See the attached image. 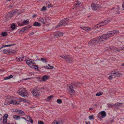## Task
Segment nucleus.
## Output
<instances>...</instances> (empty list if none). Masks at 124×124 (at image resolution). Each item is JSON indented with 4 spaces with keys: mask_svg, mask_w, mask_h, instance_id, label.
I'll list each match as a JSON object with an SVG mask.
<instances>
[{
    "mask_svg": "<svg viewBox=\"0 0 124 124\" xmlns=\"http://www.w3.org/2000/svg\"><path fill=\"white\" fill-rule=\"evenodd\" d=\"M69 21V19L67 18H64L59 23L58 25L55 27L56 29L59 28L60 27L62 26H64L68 24V22Z\"/></svg>",
    "mask_w": 124,
    "mask_h": 124,
    "instance_id": "f257e3e1",
    "label": "nucleus"
},
{
    "mask_svg": "<svg viewBox=\"0 0 124 124\" xmlns=\"http://www.w3.org/2000/svg\"><path fill=\"white\" fill-rule=\"evenodd\" d=\"M71 84L72 85L69 86L67 87L70 95L73 94L75 93V91L73 89L77 87L76 83L74 82L72 83Z\"/></svg>",
    "mask_w": 124,
    "mask_h": 124,
    "instance_id": "f03ea898",
    "label": "nucleus"
},
{
    "mask_svg": "<svg viewBox=\"0 0 124 124\" xmlns=\"http://www.w3.org/2000/svg\"><path fill=\"white\" fill-rule=\"evenodd\" d=\"M60 57L64 59L67 63H71L73 62V58L69 55H66L65 56L63 55H61Z\"/></svg>",
    "mask_w": 124,
    "mask_h": 124,
    "instance_id": "7ed1b4c3",
    "label": "nucleus"
},
{
    "mask_svg": "<svg viewBox=\"0 0 124 124\" xmlns=\"http://www.w3.org/2000/svg\"><path fill=\"white\" fill-rule=\"evenodd\" d=\"M17 93L22 97L26 96L28 94L27 91L24 89L21 88L17 91Z\"/></svg>",
    "mask_w": 124,
    "mask_h": 124,
    "instance_id": "20e7f679",
    "label": "nucleus"
},
{
    "mask_svg": "<svg viewBox=\"0 0 124 124\" xmlns=\"http://www.w3.org/2000/svg\"><path fill=\"white\" fill-rule=\"evenodd\" d=\"M99 40H100V39H98V38L93 39L89 41L88 44L90 46L95 45L99 42Z\"/></svg>",
    "mask_w": 124,
    "mask_h": 124,
    "instance_id": "39448f33",
    "label": "nucleus"
},
{
    "mask_svg": "<svg viewBox=\"0 0 124 124\" xmlns=\"http://www.w3.org/2000/svg\"><path fill=\"white\" fill-rule=\"evenodd\" d=\"M119 31L117 30H114L108 32L107 33V36L110 38L111 36H113L114 34H117L118 33Z\"/></svg>",
    "mask_w": 124,
    "mask_h": 124,
    "instance_id": "423d86ee",
    "label": "nucleus"
},
{
    "mask_svg": "<svg viewBox=\"0 0 124 124\" xmlns=\"http://www.w3.org/2000/svg\"><path fill=\"white\" fill-rule=\"evenodd\" d=\"M107 34H104L102 35L101 37H98V39H100L99 41L101 42L103 41V39L104 40H105L109 38L108 36H107Z\"/></svg>",
    "mask_w": 124,
    "mask_h": 124,
    "instance_id": "0eeeda50",
    "label": "nucleus"
},
{
    "mask_svg": "<svg viewBox=\"0 0 124 124\" xmlns=\"http://www.w3.org/2000/svg\"><path fill=\"white\" fill-rule=\"evenodd\" d=\"M63 35V33L61 32H57L54 34L53 37L54 38H58L61 36H62Z\"/></svg>",
    "mask_w": 124,
    "mask_h": 124,
    "instance_id": "6e6552de",
    "label": "nucleus"
},
{
    "mask_svg": "<svg viewBox=\"0 0 124 124\" xmlns=\"http://www.w3.org/2000/svg\"><path fill=\"white\" fill-rule=\"evenodd\" d=\"M91 7L92 9L93 10H96L99 8L98 5H96L94 3H93L91 4Z\"/></svg>",
    "mask_w": 124,
    "mask_h": 124,
    "instance_id": "1a4fd4ad",
    "label": "nucleus"
},
{
    "mask_svg": "<svg viewBox=\"0 0 124 124\" xmlns=\"http://www.w3.org/2000/svg\"><path fill=\"white\" fill-rule=\"evenodd\" d=\"M29 22V20H26L24 21H23L22 23H18V26H22L24 24H28Z\"/></svg>",
    "mask_w": 124,
    "mask_h": 124,
    "instance_id": "9d476101",
    "label": "nucleus"
},
{
    "mask_svg": "<svg viewBox=\"0 0 124 124\" xmlns=\"http://www.w3.org/2000/svg\"><path fill=\"white\" fill-rule=\"evenodd\" d=\"M113 75L115 77H120L122 75V74L119 73L118 71L115 72L113 73Z\"/></svg>",
    "mask_w": 124,
    "mask_h": 124,
    "instance_id": "9b49d317",
    "label": "nucleus"
},
{
    "mask_svg": "<svg viewBox=\"0 0 124 124\" xmlns=\"http://www.w3.org/2000/svg\"><path fill=\"white\" fill-rule=\"evenodd\" d=\"M8 103L9 104H13V105H16L17 104V103L16 101L14 100H11Z\"/></svg>",
    "mask_w": 124,
    "mask_h": 124,
    "instance_id": "f8f14e48",
    "label": "nucleus"
},
{
    "mask_svg": "<svg viewBox=\"0 0 124 124\" xmlns=\"http://www.w3.org/2000/svg\"><path fill=\"white\" fill-rule=\"evenodd\" d=\"M8 115L7 114H5L3 116V121L4 123H6L7 122V118L8 117Z\"/></svg>",
    "mask_w": 124,
    "mask_h": 124,
    "instance_id": "ddd939ff",
    "label": "nucleus"
},
{
    "mask_svg": "<svg viewBox=\"0 0 124 124\" xmlns=\"http://www.w3.org/2000/svg\"><path fill=\"white\" fill-rule=\"evenodd\" d=\"M105 25V24H104L103 23V22H102L100 23L99 24H98L94 27V28H96L98 27H100L101 26H103L104 25Z\"/></svg>",
    "mask_w": 124,
    "mask_h": 124,
    "instance_id": "4468645a",
    "label": "nucleus"
},
{
    "mask_svg": "<svg viewBox=\"0 0 124 124\" xmlns=\"http://www.w3.org/2000/svg\"><path fill=\"white\" fill-rule=\"evenodd\" d=\"M99 113L101 115V116L102 118L105 117L106 116V112L104 111H102L101 112Z\"/></svg>",
    "mask_w": 124,
    "mask_h": 124,
    "instance_id": "2eb2a0df",
    "label": "nucleus"
},
{
    "mask_svg": "<svg viewBox=\"0 0 124 124\" xmlns=\"http://www.w3.org/2000/svg\"><path fill=\"white\" fill-rule=\"evenodd\" d=\"M49 78V77L48 76L46 75L44 76L42 78V81H45L46 80L48 79Z\"/></svg>",
    "mask_w": 124,
    "mask_h": 124,
    "instance_id": "dca6fc26",
    "label": "nucleus"
},
{
    "mask_svg": "<svg viewBox=\"0 0 124 124\" xmlns=\"http://www.w3.org/2000/svg\"><path fill=\"white\" fill-rule=\"evenodd\" d=\"M32 93L34 96H37L38 95V93L37 90H33L32 91Z\"/></svg>",
    "mask_w": 124,
    "mask_h": 124,
    "instance_id": "f3484780",
    "label": "nucleus"
},
{
    "mask_svg": "<svg viewBox=\"0 0 124 124\" xmlns=\"http://www.w3.org/2000/svg\"><path fill=\"white\" fill-rule=\"evenodd\" d=\"M123 103L117 102L114 104V106L116 107H121L123 105Z\"/></svg>",
    "mask_w": 124,
    "mask_h": 124,
    "instance_id": "a211bd4d",
    "label": "nucleus"
},
{
    "mask_svg": "<svg viewBox=\"0 0 124 124\" xmlns=\"http://www.w3.org/2000/svg\"><path fill=\"white\" fill-rule=\"evenodd\" d=\"M33 25L35 26H40L41 24L40 23L37 22H35L33 24Z\"/></svg>",
    "mask_w": 124,
    "mask_h": 124,
    "instance_id": "6ab92c4d",
    "label": "nucleus"
},
{
    "mask_svg": "<svg viewBox=\"0 0 124 124\" xmlns=\"http://www.w3.org/2000/svg\"><path fill=\"white\" fill-rule=\"evenodd\" d=\"M23 59L21 58V57H19L16 58V60L17 62L21 61H23Z\"/></svg>",
    "mask_w": 124,
    "mask_h": 124,
    "instance_id": "aec40b11",
    "label": "nucleus"
},
{
    "mask_svg": "<svg viewBox=\"0 0 124 124\" xmlns=\"http://www.w3.org/2000/svg\"><path fill=\"white\" fill-rule=\"evenodd\" d=\"M8 55H9L10 54H12L13 53V50L11 49H8Z\"/></svg>",
    "mask_w": 124,
    "mask_h": 124,
    "instance_id": "412c9836",
    "label": "nucleus"
},
{
    "mask_svg": "<svg viewBox=\"0 0 124 124\" xmlns=\"http://www.w3.org/2000/svg\"><path fill=\"white\" fill-rule=\"evenodd\" d=\"M81 3L79 1H75L74 3V5L78 6H79Z\"/></svg>",
    "mask_w": 124,
    "mask_h": 124,
    "instance_id": "4be33fe9",
    "label": "nucleus"
},
{
    "mask_svg": "<svg viewBox=\"0 0 124 124\" xmlns=\"http://www.w3.org/2000/svg\"><path fill=\"white\" fill-rule=\"evenodd\" d=\"M13 118L16 120H19L20 118V117L19 116L16 115H13Z\"/></svg>",
    "mask_w": 124,
    "mask_h": 124,
    "instance_id": "5701e85b",
    "label": "nucleus"
},
{
    "mask_svg": "<svg viewBox=\"0 0 124 124\" xmlns=\"http://www.w3.org/2000/svg\"><path fill=\"white\" fill-rule=\"evenodd\" d=\"M39 21L41 22L43 24L45 23L44 19L42 18H40L39 19Z\"/></svg>",
    "mask_w": 124,
    "mask_h": 124,
    "instance_id": "b1692460",
    "label": "nucleus"
},
{
    "mask_svg": "<svg viewBox=\"0 0 124 124\" xmlns=\"http://www.w3.org/2000/svg\"><path fill=\"white\" fill-rule=\"evenodd\" d=\"M18 113L20 115H24L25 114L24 113L22 110H20L18 111Z\"/></svg>",
    "mask_w": 124,
    "mask_h": 124,
    "instance_id": "393cba45",
    "label": "nucleus"
},
{
    "mask_svg": "<svg viewBox=\"0 0 124 124\" xmlns=\"http://www.w3.org/2000/svg\"><path fill=\"white\" fill-rule=\"evenodd\" d=\"M15 45V44H13L12 45H5L3 46H2L1 48H0V49H1L2 48L5 47H8V46H13Z\"/></svg>",
    "mask_w": 124,
    "mask_h": 124,
    "instance_id": "a878e982",
    "label": "nucleus"
},
{
    "mask_svg": "<svg viewBox=\"0 0 124 124\" xmlns=\"http://www.w3.org/2000/svg\"><path fill=\"white\" fill-rule=\"evenodd\" d=\"M81 28L83 29L84 30L87 31H88L90 30V29L88 27H83V28L82 27Z\"/></svg>",
    "mask_w": 124,
    "mask_h": 124,
    "instance_id": "bb28decb",
    "label": "nucleus"
},
{
    "mask_svg": "<svg viewBox=\"0 0 124 124\" xmlns=\"http://www.w3.org/2000/svg\"><path fill=\"white\" fill-rule=\"evenodd\" d=\"M13 77V76L12 75H10L8 76L7 77H5L4 78V79L5 80L8 79L12 78Z\"/></svg>",
    "mask_w": 124,
    "mask_h": 124,
    "instance_id": "cd10ccee",
    "label": "nucleus"
},
{
    "mask_svg": "<svg viewBox=\"0 0 124 124\" xmlns=\"http://www.w3.org/2000/svg\"><path fill=\"white\" fill-rule=\"evenodd\" d=\"M38 66L34 65H32V68L33 69H35L36 70H38Z\"/></svg>",
    "mask_w": 124,
    "mask_h": 124,
    "instance_id": "c85d7f7f",
    "label": "nucleus"
},
{
    "mask_svg": "<svg viewBox=\"0 0 124 124\" xmlns=\"http://www.w3.org/2000/svg\"><path fill=\"white\" fill-rule=\"evenodd\" d=\"M97 117L98 118L100 119L101 121L102 120V118L101 117V115L100 114V113H99L97 116Z\"/></svg>",
    "mask_w": 124,
    "mask_h": 124,
    "instance_id": "c756f323",
    "label": "nucleus"
},
{
    "mask_svg": "<svg viewBox=\"0 0 124 124\" xmlns=\"http://www.w3.org/2000/svg\"><path fill=\"white\" fill-rule=\"evenodd\" d=\"M104 24L106 25L108 23L110 22L109 20H106L103 22Z\"/></svg>",
    "mask_w": 124,
    "mask_h": 124,
    "instance_id": "7c9ffc66",
    "label": "nucleus"
},
{
    "mask_svg": "<svg viewBox=\"0 0 124 124\" xmlns=\"http://www.w3.org/2000/svg\"><path fill=\"white\" fill-rule=\"evenodd\" d=\"M31 60H28L26 61V63L28 65H30L31 63Z\"/></svg>",
    "mask_w": 124,
    "mask_h": 124,
    "instance_id": "2f4dec72",
    "label": "nucleus"
},
{
    "mask_svg": "<svg viewBox=\"0 0 124 124\" xmlns=\"http://www.w3.org/2000/svg\"><path fill=\"white\" fill-rule=\"evenodd\" d=\"M103 93L102 92H100L99 93H97L96 94V96H99L102 95Z\"/></svg>",
    "mask_w": 124,
    "mask_h": 124,
    "instance_id": "473e14b6",
    "label": "nucleus"
},
{
    "mask_svg": "<svg viewBox=\"0 0 124 124\" xmlns=\"http://www.w3.org/2000/svg\"><path fill=\"white\" fill-rule=\"evenodd\" d=\"M13 14L12 12H9L8 14V16L9 17H11L13 15Z\"/></svg>",
    "mask_w": 124,
    "mask_h": 124,
    "instance_id": "72a5a7b5",
    "label": "nucleus"
},
{
    "mask_svg": "<svg viewBox=\"0 0 124 124\" xmlns=\"http://www.w3.org/2000/svg\"><path fill=\"white\" fill-rule=\"evenodd\" d=\"M1 35L3 37H6L7 35V33L6 32H4L1 33Z\"/></svg>",
    "mask_w": 124,
    "mask_h": 124,
    "instance_id": "f704fd0d",
    "label": "nucleus"
},
{
    "mask_svg": "<svg viewBox=\"0 0 124 124\" xmlns=\"http://www.w3.org/2000/svg\"><path fill=\"white\" fill-rule=\"evenodd\" d=\"M41 60L43 62H45L46 63L47 62H46V59L45 58H41Z\"/></svg>",
    "mask_w": 124,
    "mask_h": 124,
    "instance_id": "c9c22d12",
    "label": "nucleus"
},
{
    "mask_svg": "<svg viewBox=\"0 0 124 124\" xmlns=\"http://www.w3.org/2000/svg\"><path fill=\"white\" fill-rule=\"evenodd\" d=\"M18 12V10L17 9L14 10L12 12V13L13 15H14L16 14Z\"/></svg>",
    "mask_w": 124,
    "mask_h": 124,
    "instance_id": "e433bc0d",
    "label": "nucleus"
},
{
    "mask_svg": "<svg viewBox=\"0 0 124 124\" xmlns=\"http://www.w3.org/2000/svg\"><path fill=\"white\" fill-rule=\"evenodd\" d=\"M8 49H4L3 50V52L4 54H6L8 55Z\"/></svg>",
    "mask_w": 124,
    "mask_h": 124,
    "instance_id": "4c0bfd02",
    "label": "nucleus"
},
{
    "mask_svg": "<svg viewBox=\"0 0 124 124\" xmlns=\"http://www.w3.org/2000/svg\"><path fill=\"white\" fill-rule=\"evenodd\" d=\"M57 102L59 104H61L62 103V100L61 99H58L57 100Z\"/></svg>",
    "mask_w": 124,
    "mask_h": 124,
    "instance_id": "58836bf2",
    "label": "nucleus"
},
{
    "mask_svg": "<svg viewBox=\"0 0 124 124\" xmlns=\"http://www.w3.org/2000/svg\"><path fill=\"white\" fill-rule=\"evenodd\" d=\"M15 25L14 23H12L11 25V28L13 29H14L15 28Z\"/></svg>",
    "mask_w": 124,
    "mask_h": 124,
    "instance_id": "ea45409f",
    "label": "nucleus"
},
{
    "mask_svg": "<svg viewBox=\"0 0 124 124\" xmlns=\"http://www.w3.org/2000/svg\"><path fill=\"white\" fill-rule=\"evenodd\" d=\"M38 80V81L41 82L42 81V78H41L40 77H38L36 78Z\"/></svg>",
    "mask_w": 124,
    "mask_h": 124,
    "instance_id": "a19ab883",
    "label": "nucleus"
},
{
    "mask_svg": "<svg viewBox=\"0 0 124 124\" xmlns=\"http://www.w3.org/2000/svg\"><path fill=\"white\" fill-rule=\"evenodd\" d=\"M46 6L47 7L49 8L51 6V5L49 3H47L46 4Z\"/></svg>",
    "mask_w": 124,
    "mask_h": 124,
    "instance_id": "79ce46f5",
    "label": "nucleus"
},
{
    "mask_svg": "<svg viewBox=\"0 0 124 124\" xmlns=\"http://www.w3.org/2000/svg\"><path fill=\"white\" fill-rule=\"evenodd\" d=\"M58 121L56 120H54L52 123L51 124H58Z\"/></svg>",
    "mask_w": 124,
    "mask_h": 124,
    "instance_id": "37998d69",
    "label": "nucleus"
},
{
    "mask_svg": "<svg viewBox=\"0 0 124 124\" xmlns=\"http://www.w3.org/2000/svg\"><path fill=\"white\" fill-rule=\"evenodd\" d=\"M93 117H94V116L93 115H92L89 116L88 117H89V119L90 120H91L92 119H94Z\"/></svg>",
    "mask_w": 124,
    "mask_h": 124,
    "instance_id": "c03bdc74",
    "label": "nucleus"
},
{
    "mask_svg": "<svg viewBox=\"0 0 124 124\" xmlns=\"http://www.w3.org/2000/svg\"><path fill=\"white\" fill-rule=\"evenodd\" d=\"M27 119H29V120H27V121L29 122V121H30L31 120V118L29 116H27Z\"/></svg>",
    "mask_w": 124,
    "mask_h": 124,
    "instance_id": "a18cd8bd",
    "label": "nucleus"
},
{
    "mask_svg": "<svg viewBox=\"0 0 124 124\" xmlns=\"http://www.w3.org/2000/svg\"><path fill=\"white\" fill-rule=\"evenodd\" d=\"M112 74L111 75H110L108 78L110 80H112L113 77L112 76H113V73H111Z\"/></svg>",
    "mask_w": 124,
    "mask_h": 124,
    "instance_id": "49530a36",
    "label": "nucleus"
},
{
    "mask_svg": "<svg viewBox=\"0 0 124 124\" xmlns=\"http://www.w3.org/2000/svg\"><path fill=\"white\" fill-rule=\"evenodd\" d=\"M46 10V8L45 6H43L41 9V11H45Z\"/></svg>",
    "mask_w": 124,
    "mask_h": 124,
    "instance_id": "de8ad7c7",
    "label": "nucleus"
},
{
    "mask_svg": "<svg viewBox=\"0 0 124 124\" xmlns=\"http://www.w3.org/2000/svg\"><path fill=\"white\" fill-rule=\"evenodd\" d=\"M108 106L109 108H112V107L114 106V104H110L108 105Z\"/></svg>",
    "mask_w": 124,
    "mask_h": 124,
    "instance_id": "09e8293b",
    "label": "nucleus"
},
{
    "mask_svg": "<svg viewBox=\"0 0 124 124\" xmlns=\"http://www.w3.org/2000/svg\"><path fill=\"white\" fill-rule=\"evenodd\" d=\"M53 98V95L47 97V99L50 100L52 98Z\"/></svg>",
    "mask_w": 124,
    "mask_h": 124,
    "instance_id": "8fccbe9b",
    "label": "nucleus"
},
{
    "mask_svg": "<svg viewBox=\"0 0 124 124\" xmlns=\"http://www.w3.org/2000/svg\"><path fill=\"white\" fill-rule=\"evenodd\" d=\"M39 124H44V122L42 121H39L38 122Z\"/></svg>",
    "mask_w": 124,
    "mask_h": 124,
    "instance_id": "3c124183",
    "label": "nucleus"
},
{
    "mask_svg": "<svg viewBox=\"0 0 124 124\" xmlns=\"http://www.w3.org/2000/svg\"><path fill=\"white\" fill-rule=\"evenodd\" d=\"M31 26H26L24 27V28L26 29V30H27L29 29V28H30L31 27Z\"/></svg>",
    "mask_w": 124,
    "mask_h": 124,
    "instance_id": "603ef678",
    "label": "nucleus"
},
{
    "mask_svg": "<svg viewBox=\"0 0 124 124\" xmlns=\"http://www.w3.org/2000/svg\"><path fill=\"white\" fill-rule=\"evenodd\" d=\"M58 124H63V121H58Z\"/></svg>",
    "mask_w": 124,
    "mask_h": 124,
    "instance_id": "864d4df0",
    "label": "nucleus"
},
{
    "mask_svg": "<svg viewBox=\"0 0 124 124\" xmlns=\"http://www.w3.org/2000/svg\"><path fill=\"white\" fill-rule=\"evenodd\" d=\"M26 30V29H25L24 27H23L22 29L20 31L24 32Z\"/></svg>",
    "mask_w": 124,
    "mask_h": 124,
    "instance_id": "5fc2aeb1",
    "label": "nucleus"
},
{
    "mask_svg": "<svg viewBox=\"0 0 124 124\" xmlns=\"http://www.w3.org/2000/svg\"><path fill=\"white\" fill-rule=\"evenodd\" d=\"M26 58L24 56H22L21 57V58H23V61L24 60V61H25V58Z\"/></svg>",
    "mask_w": 124,
    "mask_h": 124,
    "instance_id": "6e6d98bb",
    "label": "nucleus"
},
{
    "mask_svg": "<svg viewBox=\"0 0 124 124\" xmlns=\"http://www.w3.org/2000/svg\"><path fill=\"white\" fill-rule=\"evenodd\" d=\"M77 87L81 85V83H77Z\"/></svg>",
    "mask_w": 124,
    "mask_h": 124,
    "instance_id": "4d7b16f0",
    "label": "nucleus"
},
{
    "mask_svg": "<svg viewBox=\"0 0 124 124\" xmlns=\"http://www.w3.org/2000/svg\"><path fill=\"white\" fill-rule=\"evenodd\" d=\"M21 101H25V100L23 98H20L19 99Z\"/></svg>",
    "mask_w": 124,
    "mask_h": 124,
    "instance_id": "13d9d810",
    "label": "nucleus"
},
{
    "mask_svg": "<svg viewBox=\"0 0 124 124\" xmlns=\"http://www.w3.org/2000/svg\"><path fill=\"white\" fill-rule=\"evenodd\" d=\"M123 49H124V47H121V48H120L119 49H117V50H123Z\"/></svg>",
    "mask_w": 124,
    "mask_h": 124,
    "instance_id": "bf43d9fd",
    "label": "nucleus"
},
{
    "mask_svg": "<svg viewBox=\"0 0 124 124\" xmlns=\"http://www.w3.org/2000/svg\"><path fill=\"white\" fill-rule=\"evenodd\" d=\"M86 124H90V122L89 121L87 122L85 121Z\"/></svg>",
    "mask_w": 124,
    "mask_h": 124,
    "instance_id": "052dcab7",
    "label": "nucleus"
},
{
    "mask_svg": "<svg viewBox=\"0 0 124 124\" xmlns=\"http://www.w3.org/2000/svg\"><path fill=\"white\" fill-rule=\"evenodd\" d=\"M54 68V67L53 66H50V68H49V69H53Z\"/></svg>",
    "mask_w": 124,
    "mask_h": 124,
    "instance_id": "680f3d73",
    "label": "nucleus"
},
{
    "mask_svg": "<svg viewBox=\"0 0 124 124\" xmlns=\"http://www.w3.org/2000/svg\"><path fill=\"white\" fill-rule=\"evenodd\" d=\"M43 67L46 68L47 69H49V68L47 66H44V67H42V68H43Z\"/></svg>",
    "mask_w": 124,
    "mask_h": 124,
    "instance_id": "e2e57ef3",
    "label": "nucleus"
},
{
    "mask_svg": "<svg viewBox=\"0 0 124 124\" xmlns=\"http://www.w3.org/2000/svg\"><path fill=\"white\" fill-rule=\"evenodd\" d=\"M30 121V122L31 123H33V121L31 119V120Z\"/></svg>",
    "mask_w": 124,
    "mask_h": 124,
    "instance_id": "0e129e2a",
    "label": "nucleus"
},
{
    "mask_svg": "<svg viewBox=\"0 0 124 124\" xmlns=\"http://www.w3.org/2000/svg\"><path fill=\"white\" fill-rule=\"evenodd\" d=\"M45 88L44 87H41L40 88V89H43ZM39 89L40 90V89Z\"/></svg>",
    "mask_w": 124,
    "mask_h": 124,
    "instance_id": "69168bd1",
    "label": "nucleus"
},
{
    "mask_svg": "<svg viewBox=\"0 0 124 124\" xmlns=\"http://www.w3.org/2000/svg\"><path fill=\"white\" fill-rule=\"evenodd\" d=\"M93 109V108H90L89 109V110H92Z\"/></svg>",
    "mask_w": 124,
    "mask_h": 124,
    "instance_id": "338daca9",
    "label": "nucleus"
},
{
    "mask_svg": "<svg viewBox=\"0 0 124 124\" xmlns=\"http://www.w3.org/2000/svg\"><path fill=\"white\" fill-rule=\"evenodd\" d=\"M34 33L33 32H31V33H30V35H33V34Z\"/></svg>",
    "mask_w": 124,
    "mask_h": 124,
    "instance_id": "774afa93",
    "label": "nucleus"
}]
</instances>
